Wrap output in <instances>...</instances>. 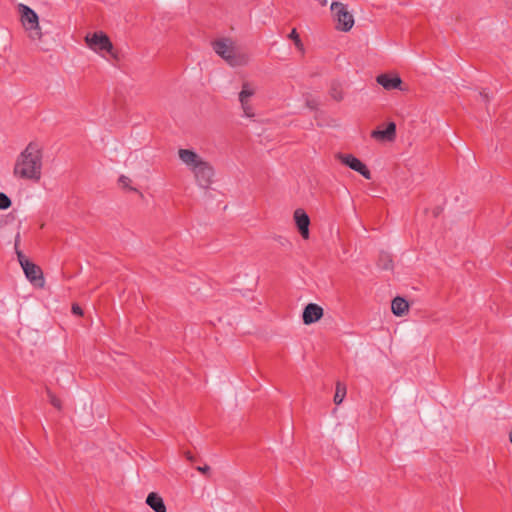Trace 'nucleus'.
<instances>
[{
    "label": "nucleus",
    "mask_w": 512,
    "mask_h": 512,
    "mask_svg": "<svg viewBox=\"0 0 512 512\" xmlns=\"http://www.w3.org/2000/svg\"><path fill=\"white\" fill-rule=\"evenodd\" d=\"M331 11L337 21L336 29L348 32L354 25L353 15L348 11L347 6L341 2H332Z\"/></svg>",
    "instance_id": "obj_4"
},
{
    "label": "nucleus",
    "mask_w": 512,
    "mask_h": 512,
    "mask_svg": "<svg viewBox=\"0 0 512 512\" xmlns=\"http://www.w3.org/2000/svg\"><path fill=\"white\" fill-rule=\"evenodd\" d=\"M19 243H20V234L18 233L15 237V245H14V248H15V253L17 255V259L21 265V267H23V264H25V261H30L24 254L23 252L19 249Z\"/></svg>",
    "instance_id": "obj_21"
},
{
    "label": "nucleus",
    "mask_w": 512,
    "mask_h": 512,
    "mask_svg": "<svg viewBox=\"0 0 512 512\" xmlns=\"http://www.w3.org/2000/svg\"><path fill=\"white\" fill-rule=\"evenodd\" d=\"M293 217L300 235L303 237V239H308L310 235V218L308 214L303 209L298 208L294 211Z\"/></svg>",
    "instance_id": "obj_10"
},
{
    "label": "nucleus",
    "mask_w": 512,
    "mask_h": 512,
    "mask_svg": "<svg viewBox=\"0 0 512 512\" xmlns=\"http://www.w3.org/2000/svg\"><path fill=\"white\" fill-rule=\"evenodd\" d=\"M371 137L378 142H392L396 138V124L389 122L384 129L377 128L371 132Z\"/></svg>",
    "instance_id": "obj_11"
},
{
    "label": "nucleus",
    "mask_w": 512,
    "mask_h": 512,
    "mask_svg": "<svg viewBox=\"0 0 512 512\" xmlns=\"http://www.w3.org/2000/svg\"><path fill=\"white\" fill-rule=\"evenodd\" d=\"M377 265L382 270H391L393 268V260L391 255L386 252L380 253Z\"/></svg>",
    "instance_id": "obj_18"
},
{
    "label": "nucleus",
    "mask_w": 512,
    "mask_h": 512,
    "mask_svg": "<svg viewBox=\"0 0 512 512\" xmlns=\"http://www.w3.org/2000/svg\"><path fill=\"white\" fill-rule=\"evenodd\" d=\"M337 160L348 161V160H358V159L356 157H354L353 155H351V154H346V155L339 154L337 156Z\"/></svg>",
    "instance_id": "obj_28"
},
{
    "label": "nucleus",
    "mask_w": 512,
    "mask_h": 512,
    "mask_svg": "<svg viewBox=\"0 0 512 512\" xmlns=\"http://www.w3.org/2000/svg\"><path fill=\"white\" fill-rule=\"evenodd\" d=\"M329 95L332 99L337 102H340L344 99V90L343 86L339 81H333L330 85Z\"/></svg>",
    "instance_id": "obj_17"
},
{
    "label": "nucleus",
    "mask_w": 512,
    "mask_h": 512,
    "mask_svg": "<svg viewBox=\"0 0 512 512\" xmlns=\"http://www.w3.org/2000/svg\"><path fill=\"white\" fill-rule=\"evenodd\" d=\"M345 167H348L360 173L366 179H371V173L365 162H341Z\"/></svg>",
    "instance_id": "obj_16"
},
{
    "label": "nucleus",
    "mask_w": 512,
    "mask_h": 512,
    "mask_svg": "<svg viewBox=\"0 0 512 512\" xmlns=\"http://www.w3.org/2000/svg\"><path fill=\"white\" fill-rule=\"evenodd\" d=\"M509 439H510V441H511V443H512V431H511V432H510V434H509Z\"/></svg>",
    "instance_id": "obj_33"
},
{
    "label": "nucleus",
    "mask_w": 512,
    "mask_h": 512,
    "mask_svg": "<svg viewBox=\"0 0 512 512\" xmlns=\"http://www.w3.org/2000/svg\"><path fill=\"white\" fill-rule=\"evenodd\" d=\"M146 504L155 512H166V506L162 497L155 492L148 494Z\"/></svg>",
    "instance_id": "obj_15"
},
{
    "label": "nucleus",
    "mask_w": 512,
    "mask_h": 512,
    "mask_svg": "<svg viewBox=\"0 0 512 512\" xmlns=\"http://www.w3.org/2000/svg\"><path fill=\"white\" fill-rule=\"evenodd\" d=\"M87 46L95 52L105 51L113 53V44L109 37L102 31L87 34L85 37Z\"/></svg>",
    "instance_id": "obj_6"
},
{
    "label": "nucleus",
    "mask_w": 512,
    "mask_h": 512,
    "mask_svg": "<svg viewBox=\"0 0 512 512\" xmlns=\"http://www.w3.org/2000/svg\"><path fill=\"white\" fill-rule=\"evenodd\" d=\"M324 311L321 306L315 303H309L305 306L302 314V320L305 325L313 324L323 317Z\"/></svg>",
    "instance_id": "obj_9"
},
{
    "label": "nucleus",
    "mask_w": 512,
    "mask_h": 512,
    "mask_svg": "<svg viewBox=\"0 0 512 512\" xmlns=\"http://www.w3.org/2000/svg\"><path fill=\"white\" fill-rule=\"evenodd\" d=\"M11 204V199L5 193L0 192V210L8 209Z\"/></svg>",
    "instance_id": "obj_25"
},
{
    "label": "nucleus",
    "mask_w": 512,
    "mask_h": 512,
    "mask_svg": "<svg viewBox=\"0 0 512 512\" xmlns=\"http://www.w3.org/2000/svg\"><path fill=\"white\" fill-rule=\"evenodd\" d=\"M26 278L36 287L42 288L45 284L41 268L31 261H25L22 267Z\"/></svg>",
    "instance_id": "obj_8"
},
{
    "label": "nucleus",
    "mask_w": 512,
    "mask_h": 512,
    "mask_svg": "<svg viewBox=\"0 0 512 512\" xmlns=\"http://www.w3.org/2000/svg\"><path fill=\"white\" fill-rule=\"evenodd\" d=\"M391 310L395 316L401 317L408 312L409 303L405 298L397 296L392 300Z\"/></svg>",
    "instance_id": "obj_14"
},
{
    "label": "nucleus",
    "mask_w": 512,
    "mask_h": 512,
    "mask_svg": "<svg viewBox=\"0 0 512 512\" xmlns=\"http://www.w3.org/2000/svg\"><path fill=\"white\" fill-rule=\"evenodd\" d=\"M46 393H47L50 404L53 407H55L56 409L61 410V408H62L61 400L59 398H57L56 395L49 388H46Z\"/></svg>",
    "instance_id": "obj_23"
},
{
    "label": "nucleus",
    "mask_w": 512,
    "mask_h": 512,
    "mask_svg": "<svg viewBox=\"0 0 512 512\" xmlns=\"http://www.w3.org/2000/svg\"><path fill=\"white\" fill-rule=\"evenodd\" d=\"M376 81L379 85H381L386 90L399 89L402 88V79L398 75L391 76L390 74H380L377 76Z\"/></svg>",
    "instance_id": "obj_12"
},
{
    "label": "nucleus",
    "mask_w": 512,
    "mask_h": 512,
    "mask_svg": "<svg viewBox=\"0 0 512 512\" xmlns=\"http://www.w3.org/2000/svg\"><path fill=\"white\" fill-rule=\"evenodd\" d=\"M72 313L77 316L83 315V309L78 304L72 305Z\"/></svg>",
    "instance_id": "obj_27"
},
{
    "label": "nucleus",
    "mask_w": 512,
    "mask_h": 512,
    "mask_svg": "<svg viewBox=\"0 0 512 512\" xmlns=\"http://www.w3.org/2000/svg\"><path fill=\"white\" fill-rule=\"evenodd\" d=\"M18 11L21 14V22L24 28L29 32V37L33 40H40L42 32L36 12L25 4H19Z\"/></svg>",
    "instance_id": "obj_2"
},
{
    "label": "nucleus",
    "mask_w": 512,
    "mask_h": 512,
    "mask_svg": "<svg viewBox=\"0 0 512 512\" xmlns=\"http://www.w3.org/2000/svg\"><path fill=\"white\" fill-rule=\"evenodd\" d=\"M289 39H291L295 46L300 50V51H303L304 50V46H303V43L300 39V36L297 32V30L295 28L292 29V31L290 32V34L288 35Z\"/></svg>",
    "instance_id": "obj_24"
},
{
    "label": "nucleus",
    "mask_w": 512,
    "mask_h": 512,
    "mask_svg": "<svg viewBox=\"0 0 512 512\" xmlns=\"http://www.w3.org/2000/svg\"><path fill=\"white\" fill-rule=\"evenodd\" d=\"M131 179L125 175H121L118 178V185L124 190V191H133L139 194L140 197H143V194L135 187L130 185Z\"/></svg>",
    "instance_id": "obj_19"
},
{
    "label": "nucleus",
    "mask_w": 512,
    "mask_h": 512,
    "mask_svg": "<svg viewBox=\"0 0 512 512\" xmlns=\"http://www.w3.org/2000/svg\"><path fill=\"white\" fill-rule=\"evenodd\" d=\"M190 166L200 187L209 188L213 181L214 169L209 162H186Z\"/></svg>",
    "instance_id": "obj_3"
},
{
    "label": "nucleus",
    "mask_w": 512,
    "mask_h": 512,
    "mask_svg": "<svg viewBox=\"0 0 512 512\" xmlns=\"http://www.w3.org/2000/svg\"><path fill=\"white\" fill-rule=\"evenodd\" d=\"M345 395H346V386L340 382H337L336 391H335V395H334V403L336 405L341 404Z\"/></svg>",
    "instance_id": "obj_20"
},
{
    "label": "nucleus",
    "mask_w": 512,
    "mask_h": 512,
    "mask_svg": "<svg viewBox=\"0 0 512 512\" xmlns=\"http://www.w3.org/2000/svg\"><path fill=\"white\" fill-rule=\"evenodd\" d=\"M185 456H186V459H187L188 461H190V462H194V461H196V458H195V457L192 455V453H191V452H189V451L185 453Z\"/></svg>",
    "instance_id": "obj_30"
},
{
    "label": "nucleus",
    "mask_w": 512,
    "mask_h": 512,
    "mask_svg": "<svg viewBox=\"0 0 512 512\" xmlns=\"http://www.w3.org/2000/svg\"><path fill=\"white\" fill-rule=\"evenodd\" d=\"M22 160H41L43 157L42 148L36 142H30L25 150L21 153Z\"/></svg>",
    "instance_id": "obj_13"
},
{
    "label": "nucleus",
    "mask_w": 512,
    "mask_h": 512,
    "mask_svg": "<svg viewBox=\"0 0 512 512\" xmlns=\"http://www.w3.org/2000/svg\"><path fill=\"white\" fill-rule=\"evenodd\" d=\"M320 5L325 6L327 4V0H319Z\"/></svg>",
    "instance_id": "obj_32"
},
{
    "label": "nucleus",
    "mask_w": 512,
    "mask_h": 512,
    "mask_svg": "<svg viewBox=\"0 0 512 512\" xmlns=\"http://www.w3.org/2000/svg\"><path fill=\"white\" fill-rule=\"evenodd\" d=\"M196 469L206 476L210 474V467L208 465L198 466Z\"/></svg>",
    "instance_id": "obj_29"
},
{
    "label": "nucleus",
    "mask_w": 512,
    "mask_h": 512,
    "mask_svg": "<svg viewBox=\"0 0 512 512\" xmlns=\"http://www.w3.org/2000/svg\"><path fill=\"white\" fill-rule=\"evenodd\" d=\"M42 174V162H16L14 175L32 181H39Z\"/></svg>",
    "instance_id": "obj_5"
},
{
    "label": "nucleus",
    "mask_w": 512,
    "mask_h": 512,
    "mask_svg": "<svg viewBox=\"0 0 512 512\" xmlns=\"http://www.w3.org/2000/svg\"><path fill=\"white\" fill-rule=\"evenodd\" d=\"M180 160H200L197 154L189 149H180L178 151Z\"/></svg>",
    "instance_id": "obj_22"
},
{
    "label": "nucleus",
    "mask_w": 512,
    "mask_h": 512,
    "mask_svg": "<svg viewBox=\"0 0 512 512\" xmlns=\"http://www.w3.org/2000/svg\"><path fill=\"white\" fill-rule=\"evenodd\" d=\"M305 103H306V106L311 110H316L319 105V102L310 96L306 97Z\"/></svg>",
    "instance_id": "obj_26"
},
{
    "label": "nucleus",
    "mask_w": 512,
    "mask_h": 512,
    "mask_svg": "<svg viewBox=\"0 0 512 512\" xmlns=\"http://www.w3.org/2000/svg\"><path fill=\"white\" fill-rule=\"evenodd\" d=\"M212 47L230 66H244L249 62L247 54L236 52L234 42L230 38L215 40L212 42Z\"/></svg>",
    "instance_id": "obj_1"
},
{
    "label": "nucleus",
    "mask_w": 512,
    "mask_h": 512,
    "mask_svg": "<svg viewBox=\"0 0 512 512\" xmlns=\"http://www.w3.org/2000/svg\"><path fill=\"white\" fill-rule=\"evenodd\" d=\"M254 94L255 89L252 87V85L249 82H244L239 93V102L241 104L244 115L248 118L255 116L254 108L250 103V99Z\"/></svg>",
    "instance_id": "obj_7"
},
{
    "label": "nucleus",
    "mask_w": 512,
    "mask_h": 512,
    "mask_svg": "<svg viewBox=\"0 0 512 512\" xmlns=\"http://www.w3.org/2000/svg\"><path fill=\"white\" fill-rule=\"evenodd\" d=\"M480 96L483 98L485 102L489 101V96L485 91L480 92Z\"/></svg>",
    "instance_id": "obj_31"
}]
</instances>
